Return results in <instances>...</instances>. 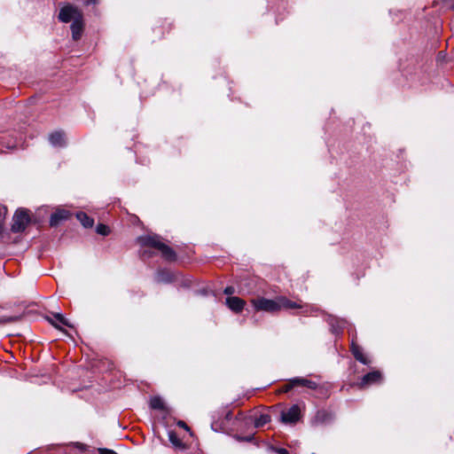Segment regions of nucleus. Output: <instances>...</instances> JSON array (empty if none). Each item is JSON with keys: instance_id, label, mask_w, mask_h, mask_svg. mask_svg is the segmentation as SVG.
I'll return each instance as SVG.
<instances>
[{"instance_id": "f257e3e1", "label": "nucleus", "mask_w": 454, "mask_h": 454, "mask_svg": "<svg viewBox=\"0 0 454 454\" xmlns=\"http://www.w3.org/2000/svg\"><path fill=\"white\" fill-rule=\"evenodd\" d=\"M251 303L256 311H265L270 313L278 312L281 309H301L302 315L309 316L314 315L319 311V309L317 307L304 305L301 301H293L285 296H278L274 300L259 297L252 299Z\"/></svg>"}, {"instance_id": "f03ea898", "label": "nucleus", "mask_w": 454, "mask_h": 454, "mask_svg": "<svg viewBox=\"0 0 454 454\" xmlns=\"http://www.w3.org/2000/svg\"><path fill=\"white\" fill-rule=\"evenodd\" d=\"M137 242L141 247H152L158 250L162 258L168 262H175L177 258L176 252L168 245L161 241L158 235H145L137 239Z\"/></svg>"}, {"instance_id": "7ed1b4c3", "label": "nucleus", "mask_w": 454, "mask_h": 454, "mask_svg": "<svg viewBox=\"0 0 454 454\" xmlns=\"http://www.w3.org/2000/svg\"><path fill=\"white\" fill-rule=\"evenodd\" d=\"M30 222L29 210L23 207L18 208L12 216L11 231L13 233L23 232Z\"/></svg>"}, {"instance_id": "20e7f679", "label": "nucleus", "mask_w": 454, "mask_h": 454, "mask_svg": "<svg viewBox=\"0 0 454 454\" xmlns=\"http://www.w3.org/2000/svg\"><path fill=\"white\" fill-rule=\"evenodd\" d=\"M301 418V409L297 404H294L287 411L281 412V422L285 424H295Z\"/></svg>"}, {"instance_id": "39448f33", "label": "nucleus", "mask_w": 454, "mask_h": 454, "mask_svg": "<svg viewBox=\"0 0 454 454\" xmlns=\"http://www.w3.org/2000/svg\"><path fill=\"white\" fill-rule=\"evenodd\" d=\"M356 333H355L351 339L350 352L353 356L363 364H369L371 360L364 354L362 347L356 342Z\"/></svg>"}, {"instance_id": "423d86ee", "label": "nucleus", "mask_w": 454, "mask_h": 454, "mask_svg": "<svg viewBox=\"0 0 454 454\" xmlns=\"http://www.w3.org/2000/svg\"><path fill=\"white\" fill-rule=\"evenodd\" d=\"M382 379L383 376L380 371H373L363 376L361 381L358 383V387L359 388H364L373 384H380Z\"/></svg>"}, {"instance_id": "0eeeda50", "label": "nucleus", "mask_w": 454, "mask_h": 454, "mask_svg": "<svg viewBox=\"0 0 454 454\" xmlns=\"http://www.w3.org/2000/svg\"><path fill=\"white\" fill-rule=\"evenodd\" d=\"M80 16L79 10L72 5L64 6L59 13V19L63 22H69L73 20H76Z\"/></svg>"}, {"instance_id": "6e6552de", "label": "nucleus", "mask_w": 454, "mask_h": 454, "mask_svg": "<svg viewBox=\"0 0 454 454\" xmlns=\"http://www.w3.org/2000/svg\"><path fill=\"white\" fill-rule=\"evenodd\" d=\"M333 414L326 410L317 411L311 420V424L315 427L325 426L330 424L333 420Z\"/></svg>"}, {"instance_id": "1a4fd4ad", "label": "nucleus", "mask_w": 454, "mask_h": 454, "mask_svg": "<svg viewBox=\"0 0 454 454\" xmlns=\"http://www.w3.org/2000/svg\"><path fill=\"white\" fill-rule=\"evenodd\" d=\"M326 321L330 325L331 332L336 335L340 334L347 325V321L345 319L339 318L332 315L328 316Z\"/></svg>"}, {"instance_id": "9d476101", "label": "nucleus", "mask_w": 454, "mask_h": 454, "mask_svg": "<svg viewBox=\"0 0 454 454\" xmlns=\"http://www.w3.org/2000/svg\"><path fill=\"white\" fill-rule=\"evenodd\" d=\"M48 322L56 329L63 331L61 325L73 328V325L60 313H54L52 317H47Z\"/></svg>"}, {"instance_id": "9b49d317", "label": "nucleus", "mask_w": 454, "mask_h": 454, "mask_svg": "<svg viewBox=\"0 0 454 454\" xmlns=\"http://www.w3.org/2000/svg\"><path fill=\"white\" fill-rule=\"evenodd\" d=\"M226 305L235 313H240L246 305V301L238 296H230L226 298Z\"/></svg>"}, {"instance_id": "f8f14e48", "label": "nucleus", "mask_w": 454, "mask_h": 454, "mask_svg": "<svg viewBox=\"0 0 454 454\" xmlns=\"http://www.w3.org/2000/svg\"><path fill=\"white\" fill-rule=\"evenodd\" d=\"M69 211L66 209H57L53 214H51L50 218V225L51 227H56L59 224L60 222L67 220L70 217Z\"/></svg>"}, {"instance_id": "ddd939ff", "label": "nucleus", "mask_w": 454, "mask_h": 454, "mask_svg": "<svg viewBox=\"0 0 454 454\" xmlns=\"http://www.w3.org/2000/svg\"><path fill=\"white\" fill-rule=\"evenodd\" d=\"M431 8L435 12H445L454 9V0H434Z\"/></svg>"}, {"instance_id": "4468645a", "label": "nucleus", "mask_w": 454, "mask_h": 454, "mask_svg": "<svg viewBox=\"0 0 454 454\" xmlns=\"http://www.w3.org/2000/svg\"><path fill=\"white\" fill-rule=\"evenodd\" d=\"M293 383H294L295 387H307L309 389H317L318 387V384L313 380H310L306 378H293Z\"/></svg>"}, {"instance_id": "2eb2a0df", "label": "nucleus", "mask_w": 454, "mask_h": 454, "mask_svg": "<svg viewBox=\"0 0 454 454\" xmlns=\"http://www.w3.org/2000/svg\"><path fill=\"white\" fill-rule=\"evenodd\" d=\"M49 141L54 146H64L66 144L65 133L63 131L52 132L49 136Z\"/></svg>"}, {"instance_id": "dca6fc26", "label": "nucleus", "mask_w": 454, "mask_h": 454, "mask_svg": "<svg viewBox=\"0 0 454 454\" xmlns=\"http://www.w3.org/2000/svg\"><path fill=\"white\" fill-rule=\"evenodd\" d=\"M174 280L173 274L166 270H160L156 275V281L158 283H171Z\"/></svg>"}, {"instance_id": "f3484780", "label": "nucleus", "mask_w": 454, "mask_h": 454, "mask_svg": "<svg viewBox=\"0 0 454 454\" xmlns=\"http://www.w3.org/2000/svg\"><path fill=\"white\" fill-rule=\"evenodd\" d=\"M76 217L85 228H90L94 224V219L84 212L78 213Z\"/></svg>"}, {"instance_id": "a211bd4d", "label": "nucleus", "mask_w": 454, "mask_h": 454, "mask_svg": "<svg viewBox=\"0 0 454 454\" xmlns=\"http://www.w3.org/2000/svg\"><path fill=\"white\" fill-rule=\"evenodd\" d=\"M150 407L153 410L164 411L166 409L164 401L160 396H153L150 400Z\"/></svg>"}, {"instance_id": "6ab92c4d", "label": "nucleus", "mask_w": 454, "mask_h": 454, "mask_svg": "<svg viewBox=\"0 0 454 454\" xmlns=\"http://www.w3.org/2000/svg\"><path fill=\"white\" fill-rule=\"evenodd\" d=\"M7 212H8L7 207L0 205V236L1 237H4L6 232V230L4 227V220H5Z\"/></svg>"}, {"instance_id": "aec40b11", "label": "nucleus", "mask_w": 454, "mask_h": 454, "mask_svg": "<svg viewBox=\"0 0 454 454\" xmlns=\"http://www.w3.org/2000/svg\"><path fill=\"white\" fill-rule=\"evenodd\" d=\"M168 439L170 442L176 448L184 449V445L183 444L182 441L177 436L176 433L173 430H170L168 432Z\"/></svg>"}, {"instance_id": "412c9836", "label": "nucleus", "mask_w": 454, "mask_h": 454, "mask_svg": "<svg viewBox=\"0 0 454 454\" xmlns=\"http://www.w3.org/2000/svg\"><path fill=\"white\" fill-rule=\"evenodd\" d=\"M270 421V416L269 414H261L255 420H254V427H261L266 425Z\"/></svg>"}, {"instance_id": "4be33fe9", "label": "nucleus", "mask_w": 454, "mask_h": 454, "mask_svg": "<svg viewBox=\"0 0 454 454\" xmlns=\"http://www.w3.org/2000/svg\"><path fill=\"white\" fill-rule=\"evenodd\" d=\"M96 231L100 235L107 236L110 233V229L106 224L98 223L96 227Z\"/></svg>"}, {"instance_id": "5701e85b", "label": "nucleus", "mask_w": 454, "mask_h": 454, "mask_svg": "<svg viewBox=\"0 0 454 454\" xmlns=\"http://www.w3.org/2000/svg\"><path fill=\"white\" fill-rule=\"evenodd\" d=\"M294 387H295L294 383H293V379H291L288 380V382L286 385L282 386L279 388L278 392L279 393H287Z\"/></svg>"}, {"instance_id": "b1692460", "label": "nucleus", "mask_w": 454, "mask_h": 454, "mask_svg": "<svg viewBox=\"0 0 454 454\" xmlns=\"http://www.w3.org/2000/svg\"><path fill=\"white\" fill-rule=\"evenodd\" d=\"M69 447L77 449L80 452H84L87 450V446L81 442H73L69 445Z\"/></svg>"}, {"instance_id": "393cba45", "label": "nucleus", "mask_w": 454, "mask_h": 454, "mask_svg": "<svg viewBox=\"0 0 454 454\" xmlns=\"http://www.w3.org/2000/svg\"><path fill=\"white\" fill-rule=\"evenodd\" d=\"M73 31V38L74 40L77 41L82 37V34L83 30H72Z\"/></svg>"}, {"instance_id": "a878e982", "label": "nucleus", "mask_w": 454, "mask_h": 454, "mask_svg": "<svg viewBox=\"0 0 454 454\" xmlns=\"http://www.w3.org/2000/svg\"><path fill=\"white\" fill-rule=\"evenodd\" d=\"M98 452L99 454H117L114 450L105 448H99Z\"/></svg>"}, {"instance_id": "bb28decb", "label": "nucleus", "mask_w": 454, "mask_h": 454, "mask_svg": "<svg viewBox=\"0 0 454 454\" xmlns=\"http://www.w3.org/2000/svg\"><path fill=\"white\" fill-rule=\"evenodd\" d=\"M18 320H19L18 317H3L2 318V322H4V323H12V322H16Z\"/></svg>"}, {"instance_id": "cd10ccee", "label": "nucleus", "mask_w": 454, "mask_h": 454, "mask_svg": "<svg viewBox=\"0 0 454 454\" xmlns=\"http://www.w3.org/2000/svg\"><path fill=\"white\" fill-rule=\"evenodd\" d=\"M223 293L228 295H231L235 293V288L231 286H226Z\"/></svg>"}, {"instance_id": "c85d7f7f", "label": "nucleus", "mask_w": 454, "mask_h": 454, "mask_svg": "<svg viewBox=\"0 0 454 454\" xmlns=\"http://www.w3.org/2000/svg\"><path fill=\"white\" fill-rule=\"evenodd\" d=\"M177 426H178L179 427H181V428H184V429H185V430H187V431H190V427H189L187 426V424H186L184 421H183V420H179V421L177 422Z\"/></svg>"}, {"instance_id": "c756f323", "label": "nucleus", "mask_w": 454, "mask_h": 454, "mask_svg": "<svg viewBox=\"0 0 454 454\" xmlns=\"http://www.w3.org/2000/svg\"><path fill=\"white\" fill-rule=\"evenodd\" d=\"M276 451L278 454H289L288 450L284 448H278V449H276Z\"/></svg>"}, {"instance_id": "7c9ffc66", "label": "nucleus", "mask_w": 454, "mask_h": 454, "mask_svg": "<svg viewBox=\"0 0 454 454\" xmlns=\"http://www.w3.org/2000/svg\"><path fill=\"white\" fill-rule=\"evenodd\" d=\"M224 416H225V419H226V420H230V419H231V417H232V411H230V410H229V411H225V415H224Z\"/></svg>"}, {"instance_id": "2f4dec72", "label": "nucleus", "mask_w": 454, "mask_h": 454, "mask_svg": "<svg viewBox=\"0 0 454 454\" xmlns=\"http://www.w3.org/2000/svg\"><path fill=\"white\" fill-rule=\"evenodd\" d=\"M97 3H98V0H86L85 1L86 5L96 4Z\"/></svg>"}, {"instance_id": "473e14b6", "label": "nucleus", "mask_w": 454, "mask_h": 454, "mask_svg": "<svg viewBox=\"0 0 454 454\" xmlns=\"http://www.w3.org/2000/svg\"><path fill=\"white\" fill-rule=\"evenodd\" d=\"M432 25L434 27V28H438L439 27L442 26V24L438 20L434 21Z\"/></svg>"}, {"instance_id": "72a5a7b5", "label": "nucleus", "mask_w": 454, "mask_h": 454, "mask_svg": "<svg viewBox=\"0 0 454 454\" xmlns=\"http://www.w3.org/2000/svg\"><path fill=\"white\" fill-rule=\"evenodd\" d=\"M419 74H422L423 76H425L424 73L422 72V70H419ZM425 79V77H418V82H423V80Z\"/></svg>"}, {"instance_id": "f704fd0d", "label": "nucleus", "mask_w": 454, "mask_h": 454, "mask_svg": "<svg viewBox=\"0 0 454 454\" xmlns=\"http://www.w3.org/2000/svg\"><path fill=\"white\" fill-rule=\"evenodd\" d=\"M70 28H71V29H74V28H81V27H80V26H78V25L76 24V21H75L74 24H72V25H71V27H70Z\"/></svg>"}, {"instance_id": "c9c22d12", "label": "nucleus", "mask_w": 454, "mask_h": 454, "mask_svg": "<svg viewBox=\"0 0 454 454\" xmlns=\"http://www.w3.org/2000/svg\"><path fill=\"white\" fill-rule=\"evenodd\" d=\"M411 79L412 81H416V80H417V79H416V77H411Z\"/></svg>"}, {"instance_id": "e433bc0d", "label": "nucleus", "mask_w": 454, "mask_h": 454, "mask_svg": "<svg viewBox=\"0 0 454 454\" xmlns=\"http://www.w3.org/2000/svg\"><path fill=\"white\" fill-rule=\"evenodd\" d=\"M215 425H216V422H214V423L212 424V427H214Z\"/></svg>"}]
</instances>
